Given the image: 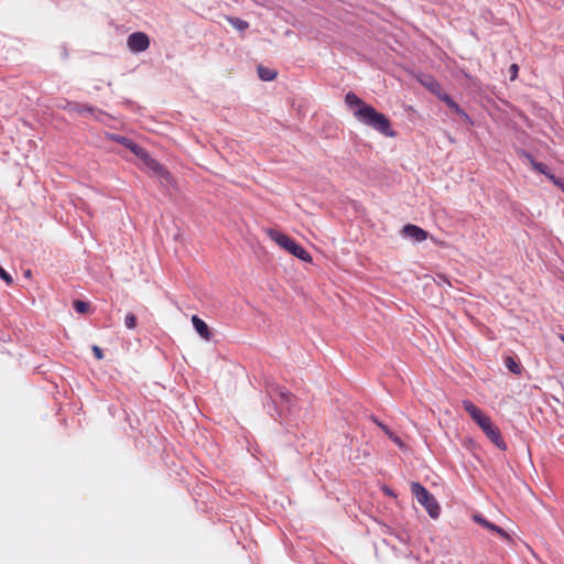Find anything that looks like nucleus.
<instances>
[{
	"instance_id": "c85d7f7f",
	"label": "nucleus",
	"mask_w": 564,
	"mask_h": 564,
	"mask_svg": "<svg viewBox=\"0 0 564 564\" xmlns=\"http://www.w3.org/2000/svg\"><path fill=\"white\" fill-rule=\"evenodd\" d=\"M383 492H384L387 496H394L393 491H392L390 488H388V487H384V488H383Z\"/></svg>"
},
{
	"instance_id": "2f4dec72",
	"label": "nucleus",
	"mask_w": 564,
	"mask_h": 564,
	"mask_svg": "<svg viewBox=\"0 0 564 564\" xmlns=\"http://www.w3.org/2000/svg\"><path fill=\"white\" fill-rule=\"evenodd\" d=\"M560 339L564 343V334L560 335Z\"/></svg>"
},
{
	"instance_id": "423d86ee",
	"label": "nucleus",
	"mask_w": 564,
	"mask_h": 564,
	"mask_svg": "<svg viewBox=\"0 0 564 564\" xmlns=\"http://www.w3.org/2000/svg\"><path fill=\"white\" fill-rule=\"evenodd\" d=\"M462 404L464 410L470 415L473 421L479 427L482 426L488 420H490V417L484 414V412L478 406H476L470 400H463Z\"/></svg>"
},
{
	"instance_id": "f8f14e48",
	"label": "nucleus",
	"mask_w": 564,
	"mask_h": 564,
	"mask_svg": "<svg viewBox=\"0 0 564 564\" xmlns=\"http://www.w3.org/2000/svg\"><path fill=\"white\" fill-rule=\"evenodd\" d=\"M192 324H193L195 330L199 334V336L202 338H204L205 340L212 339L213 334L209 330L208 325L203 319H200L197 315L192 316Z\"/></svg>"
},
{
	"instance_id": "9d476101",
	"label": "nucleus",
	"mask_w": 564,
	"mask_h": 564,
	"mask_svg": "<svg viewBox=\"0 0 564 564\" xmlns=\"http://www.w3.org/2000/svg\"><path fill=\"white\" fill-rule=\"evenodd\" d=\"M264 232L272 241H274L279 247H281L284 250L289 247V243L292 240V238H290L288 235L278 231L276 229L273 228H267L264 229Z\"/></svg>"
},
{
	"instance_id": "4be33fe9",
	"label": "nucleus",
	"mask_w": 564,
	"mask_h": 564,
	"mask_svg": "<svg viewBox=\"0 0 564 564\" xmlns=\"http://www.w3.org/2000/svg\"><path fill=\"white\" fill-rule=\"evenodd\" d=\"M0 278L8 284H12L13 279L12 276L2 268L0 267Z\"/></svg>"
},
{
	"instance_id": "5701e85b",
	"label": "nucleus",
	"mask_w": 564,
	"mask_h": 564,
	"mask_svg": "<svg viewBox=\"0 0 564 564\" xmlns=\"http://www.w3.org/2000/svg\"><path fill=\"white\" fill-rule=\"evenodd\" d=\"M372 421L383 431V433L387 435V436H390L392 434V431L386 425L383 424L382 422H380L378 419L376 417H372Z\"/></svg>"
},
{
	"instance_id": "7ed1b4c3",
	"label": "nucleus",
	"mask_w": 564,
	"mask_h": 564,
	"mask_svg": "<svg viewBox=\"0 0 564 564\" xmlns=\"http://www.w3.org/2000/svg\"><path fill=\"white\" fill-rule=\"evenodd\" d=\"M135 156L141 159L148 169L153 171L156 175L162 177L165 182L169 183L172 181L171 173L161 163H159L156 160L151 158L150 154L147 152V150H144L143 148L138 149Z\"/></svg>"
},
{
	"instance_id": "aec40b11",
	"label": "nucleus",
	"mask_w": 564,
	"mask_h": 564,
	"mask_svg": "<svg viewBox=\"0 0 564 564\" xmlns=\"http://www.w3.org/2000/svg\"><path fill=\"white\" fill-rule=\"evenodd\" d=\"M124 325L129 329H134L137 326V317L133 313H128L124 317Z\"/></svg>"
},
{
	"instance_id": "0eeeda50",
	"label": "nucleus",
	"mask_w": 564,
	"mask_h": 564,
	"mask_svg": "<svg viewBox=\"0 0 564 564\" xmlns=\"http://www.w3.org/2000/svg\"><path fill=\"white\" fill-rule=\"evenodd\" d=\"M462 404L464 410L470 415L473 421L479 427L482 426L488 420H490V417L484 414V412L478 406H476L470 400H463Z\"/></svg>"
},
{
	"instance_id": "ddd939ff",
	"label": "nucleus",
	"mask_w": 564,
	"mask_h": 564,
	"mask_svg": "<svg viewBox=\"0 0 564 564\" xmlns=\"http://www.w3.org/2000/svg\"><path fill=\"white\" fill-rule=\"evenodd\" d=\"M438 98L443 100L448 108L455 111L459 117L468 119V115L456 104L453 98L447 94H437Z\"/></svg>"
},
{
	"instance_id": "dca6fc26",
	"label": "nucleus",
	"mask_w": 564,
	"mask_h": 564,
	"mask_svg": "<svg viewBox=\"0 0 564 564\" xmlns=\"http://www.w3.org/2000/svg\"><path fill=\"white\" fill-rule=\"evenodd\" d=\"M65 109L77 111L80 115L89 113V115L94 116V113H95V109L93 107L82 106V105L72 104V102H67V106L65 107Z\"/></svg>"
},
{
	"instance_id": "a211bd4d",
	"label": "nucleus",
	"mask_w": 564,
	"mask_h": 564,
	"mask_svg": "<svg viewBox=\"0 0 564 564\" xmlns=\"http://www.w3.org/2000/svg\"><path fill=\"white\" fill-rule=\"evenodd\" d=\"M506 367L514 375L521 373V366L516 361V359L511 356H507L505 358Z\"/></svg>"
},
{
	"instance_id": "6ab92c4d",
	"label": "nucleus",
	"mask_w": 564,
	"mask_h": 564,
	"mask_svg": "<svg viewBox=\"0 0 564 564\" xmlns=\"http://www.w3.org/2000/svg\"><path fill=\"white\" fill-rule=\"evenodd\" d=\"M73 306L74 310L79 314H86L89 311V304L80 300L74 301Z\"/></svg>"
},
{
	"instance_id": "9b49d317",
	"label": "nucleus",
	"mask_w": 564,
	"mask_h": 564,
	"mask_svg": "<svg viewBox=\"0 0 564 564\" xmlns=\"http://www.w3.org/2000/svg\"><path fill=\"white\" fill-rule=\"evenodd\" d=\"M292 256L299 258L304 262H312V256L299 243H296L293 239L290 241L289 247L285 249Z\"/></svg>"
},
{
	"instance_id": "b1692460",
	"label": "nucleus",
	"mask_w": 564,
	"mask_h": 564,
	"mask_svg": "<svg viewBox=\"0 0 564 564\" xmlns=\"http://www.w3.org/2000/svg\"><path fill=\"white\" fill-rule=\"evenodd\" d=\"M397 446H399L400 448H402L404 446V443L403 441L392 432V434L390 436H388Z\"/></svg>"
},
{
	"instance_id": "412c9836",
	"label": "nucleus",
	"mask_w": 564,
	"mask_h": 564,
	"mask_svg": "<svg viewBox=\"0 0 564 564\" xmlns=\"http://www.w3.org/2000/svg\"><path fill=\"white\" fill-rule=\"evenodd\" d=\"M232 26H235L236 29L240 30V31H245L246 29L249 28V23L243 21V20H240V19H231L230 20Z\"/></svg>"
},
{
	"instance_id": "4468645a",
	"label": "nucleus",
	"mask_w": 564,
	"mask_h": 564,
	"mask_svg": "<svg viewBox=\"0 0 564 564\" xmlns=\"http://www.w3.org/2000/svg\"><path fill=\"white\" fill-rule=\"evenodd\" d=\"M345 102L349 108L354 109V111L356 109H362L365 106H369L352 91L346 94Z\"/></svg>"
},
{
	"instance_id": "6e6552de",
	"label": "nucleus",
	"mask_w": 564,
	"mask_h": 564,
	"mask_svg": "<svg viewBox=\"0 0 564 564\" xmlns=\"http://www.w3.org/2000/svg\"><path fill=\"white\" fill-rule=\"evenodd\" d=\"M473 520L478 523L479 525H481L482 528L498 534L500 538H502L503 540H511L510 535L500 527L496 525L495 523L488 521L485 517H482L481 514H474L473 516Z\"/></svg>"
},
{
	"instance_id": "cd10ccee",
	"label": "nucleus",
	"mask_w": 564,
	"mask_h": 564,
	"mask_svg": "<svg viewBox=\"0 0 564 564\" xmlns=\"http://www.w3.org/2000/svg\"><path fill=\"white\" fill-rule=\"evenodd\" d=\"M550 177H551V180L554 182V184H556V185H557V186H558V187L564 192V182H562V181H560V180L555 178L553 175H552V176H550Z\"/></svg>"
},
{
	"instance_id": "1a4fd4ad",
	"label": "nucleus",
	"mask_w": 564,
	"mask_h": 564,
	"mask_svg": "<svg viewBox=\"0 0 564 564\" xmlns=\"http://www.w3.org/2000/svg\"><path fill=\"white\" fill-rule=\"evenodd\" d=\"M401 232L404 237L410 238L416 242L424 241L429 236L427 231L412 224L403 226Z\"/></svg>"
},
{
	"instance_id": "a878e982",
	"label": "nucleus",
	"mask_w": 564,
	"mask_h": 564,
	"mask_svg": "<svg viewBox=\"0 0 564 564\" xmlns=\"http://www.w3.org/2000/svg\"><path fill=\"white\" fill-rule=\"evenodd\" d=\"M533 167H534L536 171L541 172V173H545V169H546V166H545L543 163H536V162H534V163H533Z\"/></svg>"
},
{
	"instance_id": "393cba45",
	"label": "nucleus",
	"mask_w": 564,
	"mask_h": 564,
	"mask_svg": "<svg viewBox=\"0 0 564 564\" xmlns=\"http://www.w3.org/2000/svg\"><path fill=\"white\" fill-rule=\"evenodd\" d=\"M93 352L98 360H101L104 358L102 349L99 346L94 345Z\"/></svg>"
},
{
	"instance_id": "c756f323",
	"label": "nucleus",
	"mask_w": 564,
	"mask_h": 564,
	"mask_svg": "<svg viewBox=\"0 0 564 564\" xmlns=\"http://www.w3.org/2000/svg\"><path fill=\"white\" fill-rule=\"evenodd\" d=\"M281 397H282V398H285V399L288 400V399H289L290 397H292V395H291L290 393H288V392H282V393H281Z\"/></svg>"
},
{
	"instance_id": "2eb2a0df",
	"label": "nucleus",
	"mask_w": 564,
	"mask_h": 564,
	"mask_svg": "<svg viewBox=\"0 0 564 564\" xmlns=\"http://www.w3.org/2000/svg\"><path fill=\"white\" fill-rule=\"evenodd\" d=\"M113 140L121 143L123 147L129 149L135 155H137L138 149H142V147L138 145L137 143H134L133 141H131L130 139H128L126 137L115 135Z\"/></svg>"
},
{
	"instance_id": "39448f33",
	"label": "nucleus",
	"mask_w": 564,
	"mask_h": 564,
	"mask_svg": "<svg viewBox=\"0 0 564 564\" xmlns=\"http://www.w3.org/2000/svg\"><path fill=\"white\" fill-rule=\"evenodd\" d=\"M480 429L498 448L502 451L507 448V444L502 438L500 430L492 423L491 420H488L482 426H480Z\"/></svg>"
},
{
	"instance_id": "20e7f679",
	"label": "nucleus",
	"mask_w": 564,
	"mask_h": 564,
	"mask_svg": "<svg viewBox=\"0 0 564 564\" xmlns=\"http://www.w3.org/2000/svg\"><path fill=\"white\" fill-rule=\"evenodd\" d=\"M127 46L132 53H141L149 48L150 37L144 32L131 33L127 39Z\"/></svg>"
},
{
	"instance_id": "7c9ffc66",
	"label": "nucleus",
	"mask_w": 564,
	"mask_h": 564,
	"mask_svg": "<svg viewBox=\"0 0 564 564\" xmlns=\"http://www.w3.org/2000/svg\"><path fill=\"white\" fill-rule=\"evenodd\" d=\"M24 274H25V276H31V271H30V270H28V271H25V273H24Z\"/></svg>"
},
{
	"instance_id": "f257e3e1",
	"label": "nucleus",
	"mask_w": 564,
	"mask_h": 564,
	"mask_svg": "<svg viewBox=\"0 0 564 564\" xmlns=\"http://www.w3.org/2000/svg\"><path fill=\"white\" fill-rule=\"evenodd\" d=\"M354 116L364 124L379 131L386 137H395V131L391 129V122L388 117L377 111L372 106H365L362 109H356Z\"/></svg>"
},
{
	"instance_id": "f03ea898",
	"label": "nucleus",
	"mask_w": 564,
	"mask_h": 564,
	"mask_svg": "<svg viewBox=\"0 0 564 564\" xmlns=\"http://www.w3.org/2000/svg\"><path fill=\"white\" fill-rule=\"evenodd\" d=\"M411 492L416 498L417 502L422 505L432 519H437L441 514V507L436 498L420 482L413 481L411 484Z\"/></svg>"
},
{
	"instance_id": "bb28decb",
	"label": "nucleus",
	"mask_w": 564,
	"mask_h": 564,
	"mask_svg": "<svg viewBox=\"0 0 564 564\" xmlns=\"http://www.w3.org/2000/svg\"><path fill=\"white\" fill-rule=\"evenodd\" d=\"M510 70L512 73L511 79H514L518 75L519 66L517 64H512L510 66Z\"/></svg>"
},
{
	"instance_id": "f3484780",
	"label": "nucleus",
	"mask_w": 564,
	"mask_h": 564,
	"mask_svg": "<svg viewBox=\"0 0 564 564\" xmlns=\"http://www.w3.org/2000/svg\"><path fill=\"white\" fill-rule=\"evenodd\" d=\"M258 75L262 80L270 82L276 77L278 73L273 69H270V68H267L263 66H259Z\"/></svg>"
}]
</instances>
